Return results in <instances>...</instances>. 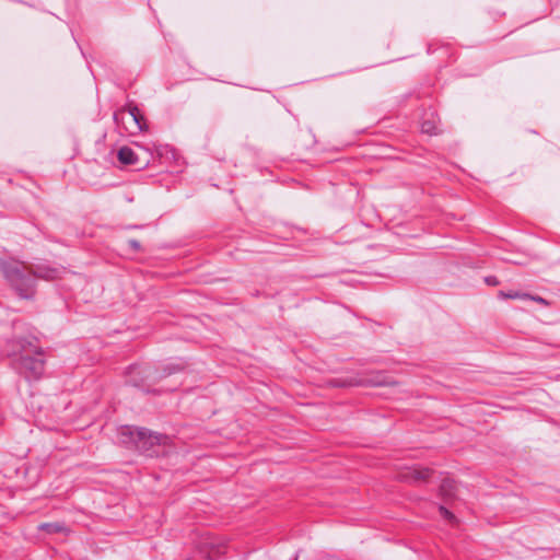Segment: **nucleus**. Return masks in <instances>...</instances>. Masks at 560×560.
Wrapping results in <instances>:
<instances>
[{
  "label": "nucleus",
  "mask_w": 560,
  "mask_h": 560,
  "mask_svg": "<svg viewBox=\"0 0 560 560\" xmlns=\"http://www.w3.org/2000/svg\"><path fill=\"white\" fill-rule=\"evenodd\" d=\"M430 476L428 468L410 467L406 468L399 474V478L409 482H420L425 480Z\"/></svg>",
  "instance_id": "obj_4"
},
{
  "label": "nucleus",
  "mask_w": 560,
  "mask_h": 560,
  "mask_svg": "<svg viewBox=\"0 0 560 560\" xmlns=\"http://www.w3.org/2000/svg\"><path fill=\"white\" fill-rule=\"evenodd\" d=\"M486 282L490 285H497L499 283V281L494 277L486 278Z\"/></svg>",
  "instance_id": "obj_11"
},
{
  "label": "nucleus",
  "mask_w": 560,
  "mask_h": 560,
  "mask_svg": "<svg viewBox=\"0 0 560 560\" xmlns=\"http://www.w3.org/2000/svg\"><path fill=\"white\" fill-rule=\"evenodd\" d=\"M528 299L533 300V301H535L537 303H540L542 305H547V301L545 299L540 298V296H532V295H529Z\"/></svg>",
  "instance_id": "obj_9"
},
{
  "label": "nucleus",
  "mask_w": 560,
  "mask_h": 560,
  "mask_svg": "<svg viewBox=\"0 0 560 560\" xmlns=\"http://www.w3.org/2000/svg\"><path fill=\"white\" fill-rule=\"evenodd\" d=\"M118 160L125 165H137L139 163L135 151L128 147H122L118 151Z\"/></svg>",
  "instance_id": "obj_5"
},
{
  "label": "nucleus",
  "mask_w": 560,
  "mask_h": 560,
  "mask_svg": "<svg viewBox=\"0 0 560 560\" xmlns=\"http://www.w3.org/2000/svg\"><path fill=\"white\" fill-rule=\"evenodd\" d=\"M499 298L500 299H527V298H529V294L521 293L518 291H511V292L500 291Z\"/></svg>",
  "instance_id": "obj_6"
},
{
  "label": "nucleus",
  "mask_w": 560,
  "mask_h": 560,
  "mask_svg": "<svg viewBox=\"0 0 560 560\" xmlns=\"http://www.w3.org/2000/svg\"><path fill=\"white\" fill-rule=\"evenodd\" d=\"M120 436L121 443L151 454H159L158 446L170 444V439L166 435L152 433L144 429L125 427L120 430Z\"/></svg>",
  "instance_id": "obj_1"
},
{
  "label": "nucleus",
  "mask_w": 560,
  "mask_h": 560,
  "mask_svg": "<svg viewBox=\"0 0 560 560\" xmlns=\"http://www.w3.org/2000/svg\"><path fill=\"white\" fill-rule=\"evenodd\" d=\"M131 246L135 247V248H138L139 247V244L136 242V241H131L130 242Z\"/></svg>",
  "instance_id": "obj_12"
},
{
  "label": "nucleus",
  "mask_w": 560,
  "mask_h": 560,
  "mask_svg": "<svg viewBox=\"0 0 560 560\" xmlns=\"http://www.w3.org/2000/svg\"><path fill=\"white\" fill-rule=\"evenodd\" d=\"M440 513L445 518H452V514L450 511H447L445 508H440Z\"/></svg>",
  "instance_id": "obj_10"
},
{
  "label": "nucleus",
  "mask_w": 560,
  "mask_h": 560,
  "mask_svg": "<svg viewBox=\"0 0 560 560\" xmlns=\"http://www.w3.org/2000/svg\"><path fill=\"white\" fill-rule=\"evenodd\" d=\"M115 119L118 124H121L124 128L130 133L142 131L147 128L145 125L142 122L143 116L141 115L140 110L135 106H130L128 109L119 110L115 115Z\"/></svg>",
  "instance_id": "obj_2"
},
{
  "label": "nucleus",
  "mask_w": 560,
  "mask_h": 560,
  "mask_svg": "<svg viewBox=\"0 0 560 560\" xmlns=\"http://www.w3.org/2000/svg\"><path fill=\"white\" fill-rule=\"evenodd\" d=\"M43 277H45L47 279H52V278H55V275L47 273V275H44Z\"/></svg>",
  "instance_id": "obj_13"
},
{
  "label": "nucleus",
  "mask_w": 560,
  "mask_h": 560,
  "mask_svg": "<svg viewBox=\"0 0 560 560\" xmlns=\"http://www.w3.org/2000/svg\"><path fill=\"white\" fill-rule=\"evenodd\" d=\"M421 130L424 133L434 135L436 133V126L432 121H423L421 125Z\"/></svg>",
  "instance_id": "obj_7"
},
{
  "label": "nucleus",
  "mask_w": 560,
  "mask_h": 560,
  "mask_svg": "<svg viewBox=\"0 0 560 560\" xmlns=\"http://www.w3.org/2000/svg\"><path fill=\"white\" fill-rule=\"evenodd\" d=\"M22 366L27 373L28 377L38 378L44 372V359L39 351H36V357L24 354L22 357Z\"/></svg>",
  "instance_id": "obj_3"
},
{
  "label": "nucleus",
  "mask_w": 560,
  "mask_h": 560,
  "mask_svg": "<svg viewBox=\"0 0 560 560\" xmlns=\"http://www.w3.org/2000/svg\"><path fill=\"white\" fill-rule=\"evenodd\" d=\"M40 527L49 533H55L62 529V527L58 524H44Z\"/></svg>",
  "instance_id": "obj_8"
}]
</instances>
